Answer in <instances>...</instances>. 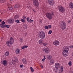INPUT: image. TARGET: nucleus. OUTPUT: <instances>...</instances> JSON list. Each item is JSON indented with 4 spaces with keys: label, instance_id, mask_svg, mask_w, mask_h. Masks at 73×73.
<instances>
[{
    "label": "nucleus",
    "instance_id": "1",
    "mask_svg": "<svg viewBox=\"0 0 73 73\" xmlns=\"http://www.w3.org/2000/svg\"><path fill=\"white\" fill-rule=\"evenodd\" d=\"M14 39L13 38L11 37L10 39V40L6 42V45L8 46H11L13 44L14 41Z\"/></svg>",
    "mask_w": 73,
    "mask_h": 73
},
{
    "label": "nucleus",
    "instance_id": "2",
    "mask_svg": "<svg viewBox=\"0 0 73 73\" xmlns=\"http://www.w3.org/2000/svg\"><path fill=\"white\" fill-rule=\"evenodd\" d=\"M54 12L53 11H52L50 13L47 12L46 13L45 15L47 18H48L49 19L51 20L52 19V15H54Z\"/></svg>",
    "mask_w": 73,
    "mask_h": 73
},
{
    "label": "nucleus",
    "instance_id": "3",
    "mask_svg": "<svg viewBox=\"0 0 73 73\" xmlns=\"http://www.w3.org/2000/svg\"><path fill=\"white\" fill-rule=\"evenodd\" d=\"M38 36L41 39H44L45 37V32L43 31L39 32L38 34Z\"/></svg>",
    "mask_w": 73,
    "mask_h": 73
},
{
    "label": "nucleus",
    "instance_id": "4",
    "mask_svg": "<svg viewBox=\"0 0 73 73\" xmlns=\"http://www.w3.org/2000/svg\"><path fill=\"white\" fill-rule=\"evenodd\" d=\"M60 27L62 30L66 29V24L65 22H62V23H61Z\"/></svg>",
    "mask_w": 73,
    "mask_h": 73
},
{
    "label": "nucleus",
    "instance_id": "5",
    "mask_svg": "<svg viewBox=\"0 0 73 73\" xmlns=\"http://www.w3.org/2000/svg\"><path fill=\"white\" fill-rule=\"evenodd\" d=\"M63 49L64 50L63 51L64 53H68V52H69V49L68 46H64L63 47Z\"/></svg>",
    "mask_w": 73,
    "mask_h": 73
},
{
    "label": "nucleus",
    "instance_id": "6",
    "mask_svg": "<svg viewBox=\"0 0 73 73\" xmlns=\"http://www.w3.org/2000/svg\"><path fill=\"white\" fill-rule=\"evenodd\" d=\"M42 50L43 52H44L46 53H49L50 50V49L48 47H46L45 48H43L42 49Z\"/></svg>",
    "mask_w": 73,
    "mask_h": 73
},
{
    "label": "nucleus",
    "instance_id": "7",
    "mask_svg": "<svg viewBox=\"0 0 73 73\" xmlns=\"http://www.w3.org/2000/svg\"><path fill=\"white\" fill-rule=\"evenodd\" d=\"M58 9L59 12H64L65 11V9L64 8L61 6H60L58 7Z\"/></svg>",
    "mask_w": 73,
    "mask_h": 73
},
{
    "label": "nucleus",
    "instance_id": "8",
    "mask_svg": "<svg viewBox=\"0 0 73 73\" xmlns=\"http://www.w3.org/2000/svg\"><path fill=\"white\" fill-rule=\"evenodd\" d=\"M33 4L34 6H35L36 8H38V2L37 0H34L33 1Z\"/></svg>",
    "mask_w": 73,
    "mask_h": 73
},
{
    "label": "nucleus",
    "instance_id": "9",
    "mask_svg": "<svg viewBox=\"0 0 73 73\" xmlns=\"http://www.w3.org/2000/svg\"><path fill=\"white\" fill-rule=\"evenodd\" d=\"M53 44L55 46H57V45H58L60 44V42L58 40H55L53 42Z\"/></svg>",
    "mask_w": 73,
    "mask_h": 73
},
{
    "label": "nucleus",
    "instance_id": "10",
    "mask_svg": "<svg viewBox=\"0 0 73 73\" xmlns=\"http://www.w3.org/2000/svg\"><path fill=\"white\" fill-rule=\"evenodd\" d=\"M1 64L4 65V66H6L7 65V61L5 60H4L3 61H1Z\"/></svg>",
    "mask_w": 73,
    "mask_h": 73
},
{
    "label": "nucleus",
    "instance_id": "11",
    "mask_svg": "<svg viewBox=\"0 0 73 73\" xmlns=\"http://www.w3.org/2000/svg\"><path fill=\"white\" fill-rule=\"evenodd\" d=\"M8 22L9 23H10L11 24H12L15 22V20L13 19H9L8 20Z\"/></svg>",
    "mask_w": 73,
    "mask_h": 73
},
{
    "label": "nucleus",
    "instance_id": "12",
    "mask_svg": "<svg viewBox=\"0 0 73 73\" xmlns=\"http://www.w3.org/2000/svg\"><path fill=\"white\" fill-rule=\"evenodd\" d=\"M20 50L19 48H17L15 50V53L16 54H20Z\"/></svg>",
    "mask_w": 73,
    "mask_h": 73
},
{
    "label": "nucleus",
    "instance_id": "13",
    "mask_svg": "<svg viewBox=\"0 0 73 73\" xmlns=\"http://www.w3.org/2000/svg\"><path fill=\"white\" fill-rule=\"evenodd\" d=\"M48 1L50 4V5H54V2H53L51 1H50L49 0H48Z\"/></svg>",
    "mask_w": 73,
    "mask_h": 73
},
{
    "label": "nucleus",
    "instance_id": "14",
    "mask_svg": "<svg viewBox=\"0 0 73 73\" xmlns=\"http://www.w3.org/2000/svg\"><path fill=\"white\" fill-rule=\"evenodd\" d=\"M69 7L71 9H73V3L72 2H70L69 4Z\"/></svg>",
    "mask_w": 73,
    "mask_h": 73
},
{
    "label": "nucleus",
    "instance_id": "15",
    "mask_svg": "<svg viewBox=\"0 0 73 73\" xmlns=\"http://www.w3.org/2000/svg\"><path fill=\"white\" fill-rule=\"evenodd\" d=\"M22 61L23 64H27V61L25 58H23L22 59Z\"/></svg>",
    "mask_w": 73,
    "mask_h": 73
},
{
    "label": "nucleus",
    "instance_id": "16",
    "mask_svg": "<svg viewBox=\"0 0 73 73\" xmlns=\"http://www.w3.org/2000/svg\"><path fill=\"white\" fill-rule=\"evenodd\" d=\"M60 66V64L58 63H56L55 64V68H59Z\"/></svg>",
    "mask_w": 73,
    "mask_h": 73
},
{
    "label": "nucleus",
    "instance_id": "17",
    "mask_svg": "<svg viewBox=\"0 0 73 73\" xmlns=\"http://www.w3.org/2000/svg\"><path fill=\"white\" fill-rule=\"evenodd\" d=\"M47 60H51V59L52 58V56L50 55H48L47 56Z\"/></svg>",
    "mask_w": 73,
    "mask_h": 73
},
{
    "label": "nucleus",
    "instance_id": "18",
    "mask_svg": "<svg viewBox=\"0 0 73 73\" xmlns=\"http://www.w3.org/2000/svg\"><path fill=\"white\" fill-rule=\"evenodd\" d=\"M50 64L52 65V64H54V60L52 59L50 60Z\"/></svg>",
    "mask_w": 73,
    "mask_h": 73
},
{
    "label": "nucleus",
    "instance_id": "19",
    "mask_svg": "<svg viewBox=\"0 0 73 73\" xmlns=\"http://www.w3.org/2000/svg\"><path fill=\"white\" fill-rule=\"evenodd\" d=\"M38 42H39V44L40 45H41L42 44V43L43 42V40H42V39H40V40H39L38 41Z\"/></svg>",
    "mask_w": 73,
    "mask_h": 73
},
{
    "label": "nucleus",
    "instance_id": "20",
    "mask_svg": "<svg viewBox=\"0 0 73 73\" xmlns=\"http://www.w3.org/2000/svg\"><path fill=\"white\" fill-rule=\"evenodd\" d=\"M28 48V46L25 45L21 47V49H25V48Z\"/></svg>",
    "mask_w": 73,
    "mask_h": 73
},
{
    "label": "nucleus",
    "instance_id": "21",
    "mask_svg": "<svg viewBox=\"0 0 73 73\" xmlns=\"http://www.w3.org/2000/svg\"><path fill=\"white\" fill-rule=\"evenodd\" d=\"M9 53V51H7L5 52V54L6 56H8Z\"/></svg>",
    "mask_w": 73,
    "mask_h": 73
},
{
    "label": "nucleus",
    "instance_id": "22",
    "mask_svg": "<svg viewBox=\"0 0 73 73\" xmlns=\"http://www.w3.org/2000/svg\"><path fill=\"white\" fill-rule=\"evenodd\" d=\"M62 55L63 56H64V57H66V56H68V53H66L65 54L63 53L62 54Z\"/></svg>",
    "mask_w": 73,
    "mask_h": 73
},
{
    "label": "nucleus",
    "instance_id": "23",
    "mask_svg": "<svg viewBox=\"0 0 73 73\" xmlns=\"http://www.w3.org/2000/svg\"><path fill=\"white\" fill-rule=\"evenodd\" d=\"M19 6L17 5V4L15 5L14 6V8H19Z\"/></svg>",
    "mask_w": 73,
    "mask_h": 73
},
{
    "label": "nucleus",
    "instance_id": "24",
    "mask_svg": "<svg viewBox=\"0 0 73 73\" xmlns=\"http://www.w3.org/2000/svg\"><path fill=\"white\" fill-rule=\"evenodd\" d=\"M6 1V0H0V3H3Z\"/></svg>",
    "mask_w": 73,
    "mask_h": 73
},
{
    "label": "nucleus",
    "instance_id": "25",
    "mask_svg": "<svg viewBox=\"0 0 73 73\" xmlns=\"http://www.w3.org/2000/svg\"><path fill=\"white\" fill-rule=\"evenodd\" d=\"M54 70H55V71L56 72H58V68H54Z\"/></svg>",
    "mask_w": 73,
    "mask_h": 73
},
{
    "label": "nucleus",
    "instance_id": "26",
    "mask_svg": "<svg viewBox=\"0 0 73 73\" xmlns=\"http://www.w3.org/2000/svg\"><path fill=\"white\" fill-rule=\"evenodd\" d=\"M16 60H13L12 61V64H15V62H16Z\"/></svg>",
    "mask_w": 73,
    "mask_h": 73
},
{
    "label": "nucleus",
    "instance_id": "27",
    "mask_svg": "<svg viewBox=\"0 0 73 73\" xmlns=\"http://www.w3.org/2000/svg\"><path fill=\"white\" fill-rule=\"evenodd\" d=\"M18 18H19V16L18 15H16L14 17V19H18Z\"/></svg>",
    "mask_w": 73,
    "mask_h": 73
},
{
    "label": "nucleus",
    "instance_id": "28",
    "mask_svg": "<svg viewBox=\"0 0 73 73\" xmlns=\"http://www.w3.org/2000/svg\"><path fill=\"white\" fill-rule=\"evenodd\" d=\"M0 27H1V28H3L4 27H4V25L3 24H1L0 25Z\"/></svg>",
    "mask_w": 73,
    "mask_h": 73
},
{
    "label": "nucleus",
    "instance_id": "29",
    "mask_svg": "<svg viewBox=\"0 0 73 73\" xmlns=\"http://www.w3.org/2000/svg\"><path fill=\"white\" fill-rule=\"evenodd\" d=\"M30 69L32 72H34V69H33V68H32V67H30Z\"/></svg>",
    "mask_w": 73,
    "mask_h": 73
},
{
    "label": "nucleus",
    "instance_id": "30",
    "mask_svg": "<svg viewBox=\"0 0 73 73\" xmlns=\"http://www.w3.org/2000/svg\"><path fill=\"white\" fill-rule=\"evenodd\" d=\"M23 28L25 29H27V25H23Z\"/></svg>",
    "mask_w": 73,
    "mask_h": 73
},
{
    "label": "nucleus",
    "instance_id": "31",
    "mask_svg": "<svg viewBox=\"0 0 73 73\" xmlns=\"http://www.w3.org/2000/svg\"><path fill=\"white\" fill-rule=\"evenodd\" d=\"M27 8L29 9H32V7L29 6H27Z\"/></svg>",
    "mask_w": 73,
    "mask_h": 73
},
{
    "label": "nucleus",
    "instance_id": "32",
    "mask_svg": "<svg viewBox=\"0 0 73 73\" xmlns=\"http://www.w3.org/2000/svg\"><path fill=\"white\" fill-rule=\"evenodd\" d=\"M33 20L30 19L28 23H32V22H33Z\"/></svg>",
    "mask_w": 73,
    "mask_h": 73
},
{
    "label": "nucleus",
    "instance_id": "33",
    "mask_svg": "<svg viewBox=\"0 0 73 73\" xmlns=\"http://www.w3.org/2000/svg\"><path fill=\"white\" fill-rule=\"evenodd\" d=\"M48 44V43H43V45L44 46H46Z\"/></svg>",
    "mask_w": 73,
    "mask_h": 73
},
{
    "label": "nucleus",
    "instance_id": "34",
    "mask_svg": "<svg viewBox=\"0 0 73 73\" xmlns=\"http://www.w3.org/2000/svg\"><path fill=\"white\" fill-rule=\"evenodd\" d=\"M52 33V30H50L48 33V34L49 35H50Z\"/></svg>",
    "mask_w": 73,
    "mask_h": 73
},
{
    "label": "nucleus",
    "instance_id": "35",
    "mask_svg": "<svg viewBox=\"0 0 73 73\" xmlns=\"http://www.w3.org/2000/svg\"><path fill=\"white\" fill-rule=\"evenodd\" d=\"M63 66H61L60 67V71L61 72H63Z\"/></svg>",
    "mask_w": 73,
    "mask_h": 73
},
{
    "label": "nucleus",
    "instance_id": "36",
    "mask_svg": "<svg viewBox=\"0 0 73 73\" xmlns=\"http://www.w3.org/2000/svg\"><path fill=\"white\" fill-rule=\"evenodd\" d=\"M15 21V22H16V23H20V21H19V20H16Z\"/></svg>",
    "mask_w": 73,
    "mask_h": 73
},
{
    "label": "nucleus",
    "instance_id": "37",
    "mask_svg": "<svg viewBox=\"0 0 73 73\" xmlns=\"http://www.w3.org/2000/svg\"><path fill=\"white\" fill-rule=\"evenodd\" d=\"M5 27H6L7 28H9V25H4Z\"/></svg>",
    "mask_w": 73,
    "mask_h": 73
},
{
    "label": "nucleus",
    "instance_id": "38",
    "mask_svg": "<svg viewBox=\"0 0 73 73\" xmlns=\"http://www.w3.org/2000/svg\"><path fill=\"white\" fill-rule=\"evenodd\" d=\"M8 8L9 10H12L13 9V8L12 7L10 6V7H9Z\"/></svg>",
    "mask_w": 73,
    "mask_h": 73
},
{
    "label": "nucleus",
    "instance_id": "39",
    "mask_svg": "<svg viewBox=\"0 0 73 73\" xmlns=\"http://www.w3.org/2000/svg\"><path fill=\"white\" fill-rule=\"evenodd\" d=\"M68 65L69 66H71V65H72V62H71V61H70L68 62Z\"/></svg>",
    "mask_w": 73,
    "mask_h": 73
},
{
    "label": "nucleus",
    "instance_id": "40",
    "mask_svg": "<svg viewBox=\"0 0 73 73\" xmlns=\"http://www.w3.org/2000/svg\"><path fill=\"white\" fill-rule=\"evenodd\" d=\"M30 19H29V17H27V21L28 22H29V20Z\"/></svg>",
    "mask_w": 73,
    "mask_h": 73
},
{
    "label": "nucleus",
    "instance_id": "41",
    "mask_svg": "<svg viewBox=\"0 0 73 73\" xmlns=\"http://www.w3.org/2000/svg\"><path fill=\"white\" fill-rule=\"evenodd\" d=\"M21 21L22 22H23V23H25V20L23 19H21Z\"/></svg>",
    "mask_w": 73,
    "mask_h": 73
},
{
    "label": "nucleus",
    "instance_id": "42",
    "mask_svg": "<svg viewBox=\"0 0 73 73\" xmlns=\"http://www.w3.org/2000/svg\"><path fill=\"white\" fill-rule=\"evenodd\" d=\"M44 28L46 29H48V26H44Z\"/></svg>",
    "mask_w": 73,
    "mask_h": 73
},
{
    "label": "nucleus",
    "instance_id": "43",
    "mask_svg": "<svg viewBox=\"0 0 73 73\" xmlns=\"http://www.w3.org/2000/svg\"><path fill=\"white\" fill-rule=\"evenodd\" d=\"M7 6L8 7V8H9V7H11V4H10L9 3H7Z\"/></svg>",
    "mask_w": 73,
    "mask_h": 73
},
{
    "label": "nucleus",
    "instance_id": "44",
    "mask_svg": "<svg viewBox=\"0 0 73 73\" xmlns=\"http://www.w3.org/2000/svg\"><path fill=\"white\" fill-rule=\"evenodd\" d=\"M20 40H19L20 42H22L23 41V39L21 38H20Z\"/></svg>",
    "mask_w": 73,
    "mask_h": 73
},
{
    "label": "nucleus",
    "instance_id": "45",
    "mask_svg": "<svg viewBox=\"0 0 73 73\" xmlns=\"http://www.w3.org/2000/svg\"><path fill=\"white\" fill-rule=\"evenodd\" d=\"M20 66V68H23V67H24V65H23V64L21 65Z\"/></svg>",
    "mask_w": 73,
    "mask_h": 73
},
{
    "label": "nucleus",
    "instance_id": "46",
    "mask_svg": "<svg viewBox=\"0 0 73 73\" xmlns=\"http://www.w3.org/2000/svg\"><path fill=\"white\" fill-rule=\"evenodd\" d=\"M51 27H52V26H51V25H48V27L49 28H50Z\"/></svg>",
    "mask_w": 73,
    "mask_h": 73
},
{
    "label": "nucleus",
    "instance_id": "47",
    "mask_svg": "<svg viewBox=\"0 0 73 73\" xmlns=\"http://www.w3.org/2000/svg\"><path fill=\"white\" fill-rule=\"evenodd\" d=\"M2 24H3V25H4L5 24V22L3 21L2 22Z\"/></svg>",
    "mask_w": 73,
    "mask_h": 73
},
{
    "label": "nucleus",
    "instance_id": "48",
    "mask_svg": "<svg viewBox=\"0 0 73 73\" xmlns=\"http://www.w3.org/2000/svg\"><path fill=\"white\" fill-rule=\"evenodd\" d=\"M23 19H26V17H24V16H23Z\"/></svg>",
    "mask_w": 73,
    "mask_h": 73
},
{
    "label": "nucleus",
    "instance_id": "49",
    "mask_svg": "<svg viewBox=\"0 0 73 73\" xmlns=\"http://www.w3.org/2000/svg\"><path fill=\"white\" fill-rule=\"evenodd\" d=\"M43 57H44V59H45H45H46V58H45V55H43Z\"/></svg>",
    "mask_w": 73,
    "mask_h": 73
},
{
    "label": "nucleus",
    "instance_id": "50",
    "mask_svg": "<svg viewBox=\"0 0 73 73\" xmlns=\"http://www.w3.org/2000/svg\"><path fill=\"white\" fill-rule=\"evenodd\" d=\"M45 59L43 58L42 60V61H45Z\"/></svg>",
    "mask_w": 73,
    "mask_h": 73
},
{
    "label": "nucleus",
    "instance_id": "51",
    "mask_svg": "<svg viewBox=\"0 0 73 73\" xmlns=\"http://www.w3.org/2000/svg\"><path fill=\"white\" fill-rule=\"evenodd\" d=\"M70 22H71V21H68V23L69 24V23H70Z\"/></svg>",
    "mask_w": 73,
    "mask_h": 73
},
{
    "label": "nucleus",
    "instance_id": "52",
    "mask_svg": "<svg viewBox=\"0 0 73 73\" xmlns=\"http://www.w3.org/2000/svg\"><path fill=\"white\" fill-rule=\"evenodd\" d=\"M71 48H73V45L71 46H70Z\"/></svg>",
    "mask_w": 73,
    "mask_h": 73
},
{
    "label": "nucleus",
    "instance_id": "53",
    "mask_svg": "<svg viewBox=\"0 0 73 73\" xmlns=\"http://www.w3.org/2000/svg\"><path fill=\"white\" fill-rule=\"evenodd\" d=\"M40 67H41V68H43V66L42 65H41Z\"/></svg>",
    "mask_w": 73,
    "mask_h": 73
},
{
    "label": "nucleus",
    "instance_id": "54",
    "mask_svg": "<svg viewBox=\"0 0 73 73\" xmlns=\"http://www.w3.org/2000/svg\"><path fill=\"white\" fill-rule=\"evenodd\" d=\"M33 12H35V9H33Z\"/></svg>",
    "mask_w": 73,
    "mask_h": 73
},
{
    "label": "nucleus",
    "instance_id": "55",
    "mask_svg": "<svg viewBox=\"0 0 73 73\" xmlns=\"http://www.w3.org/2000/svg\"><path fill=\"white\" fill-rule=\"evenodd\" d=\"M2 21V20L0 19V22H1Z\"/></svg>",
    "mask_w": 73,
    "mask_h": 73
},
{
    "label": "nucleus",
    "instance_id": "56",
    "mask_svg": "<svg viewBox=\"0 0 73 73\" xmlns=\"http://www.w3.org/2000/svg\"><path fill=\"white\" fill-rule=\"evenodd\" d=\"M26 35H27V33H25V36H26Z\"/></svg>",
    "mask_w": 73,
    "mask_h": 73
},
{
    "label": "nucleus",
    "instance_id": "57",
    "mask_svg": "<svg viewBox=\"0 0 73 73\" xmlns=\"http://www.w3.org/2000/svg\"><path fill=\"white\" fill-rule=\"evenodd\" d=\"M3 11H4V12H5V10H3Z\"/></svg>",
    "mask_w": 73,
    "mask_h": 73
},
{
    "label": "nucleus",
    "instance_id": "58",
    "mask_svg": "<svg viewBox=\"0 0 73 73\" xmlns=\"http://www.w3.org/2000/svg\"><path fill=\"white\" fill-rule=\"evenodd\" d=\"M51 0V1H53L54 0Z\"/></svg>",
    "mask_w": 73,
    "mask_h": 73
},
{
    "label": "nucleus",
    "instance_id": "59",
    "mask_svg": "<svg viewBox=\"0 0 73 73\" xmlns=\"http://www.w3.org/2000/svg\"><path fill=\"white\" fill-rule=\"evenodd\" d=\"M10 1H12V0H9Z\"/></svg>",
    "mask_w": 73,
    "mask_h": 73
},
{
    "label": "nucleus",
    "instance_id": "60",
    "mask_svg": "<svg viewBox=\"0 0 73 73\" xmlns=\"http://www.w3.org/2000/svg\"><path fill=\"white\" fill-rule=\"evenodd\" d=\"M1 40H2V39H1Z\"/></svg>",
    "mask_w": 73,
    "mask_h": 73
}]
</instances>
